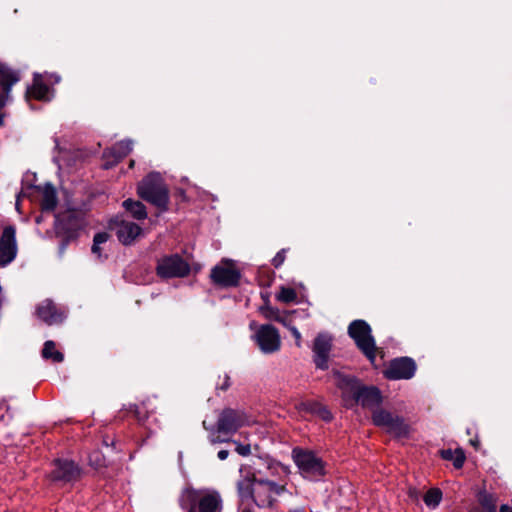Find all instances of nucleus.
<instances>
[{"mask_svg": "<svg viewBox=\"0 0 512 512\" xmlns=\"http://www.w3.org/2000/svg\"><path fill=\"white\" fill-rule=\"evenodd\" d=\"M237 489L242 505L253 500L258 507H270L276 497L285 491V484L254 476L252 480L244 478L238 481Z\"/></svg>", "mask_w": 512, "mask_h": 512, "instance_id": "nucleus-1", "label": "nucleus"}, {"mask_svg": "<svg viewBox=\"0 0 512 512\" xmlns=\"http://www.w3.org/2000/svg\"><path fill=\"white\" fill-rule=\"evenodd\" d=\"M138 195L161 210L167 209L169 194L159 173H151L138 185Z\"/></svg>", "mask_w": 512, "mask_h": 512, "instance_id": "nucleus-2", "label": "nucleus"}, {"mask_svg": "<svg viewBox=\"0 0 512 512\" xmlns=\"http://www.w3.org/2000/svg\"><path fill=\"white\" fill-rule=\"evenodd\" d=\"M186 497L189 501L188 512H221L222 499L215 490H195L186 491Z\"/></svg>", "mask_w": 512, "mask_h": 512, "instance_id": "nucleus-3", "label": "nucleus"}, {"mask_svg": "<svg viewBox=\"0 0 512 512\" xmlns=\"http://www.w3.org/2000/svg\"><path fill=\"white\" fill-rule=\"evenodd\" d=\"M348 334L356 346L371 361L376 357V345L370 325L364 320H354L348 326Z\"/></svg>", "mask_w": 512, "mask_h": 512, "instance_id": "nucleus-4", "label": "nucleus"}, {"mask_svg": "<svg viewBox=\"0 0 512 512\" xmlns=\"http://www.w3.org/2000/svg\"><path fill=\"white\" fill-rule=\"evenodd\" d=\"M292 458L301 474L309 479H318L325 474L324 463L321 458L309 450L295 448Z\"/></svg>", "mask_w": 512, "mask_h": 512, "instance_id": "nucleus-5", "label": "nucleus"}, {"mask_svg": "<svg viewBox=\"0 0 512 512\" xmlns=\"http://www.w3.org/2000/svg\"><path fill=\"white\" fill-rule=\"evenodd\" d=\"M372 420L376 426L396 437H405L410 432V426L403 417L383 408H377L373 411Z\"/></svg>", "mask_w": 512, "mask_h": 512, "instance_id": "nucleus-6", "label": "nucleus"}, {"mask_svg": "<svg viewBox=\"0 0 512 512\" xmlns=\"http://www.w3.org/2000/svg\"><path fill=\"white\" fill-rule=\"evenodd\" d=\"M252 338L264 354L275 353L281 347V338L278 330L269 324L260 325Z\"/></svg>", "mask_w": 512, "mask_h": 512, "instance_id": "nucleus-7", "label": "nucleus"}, {"mask_svg": "<svg viewBox=\"0 0 512 512\" xmlns=\"http://www.w3.org/2000/svg\"><path fill=\"white\" fill-rule=\"evenodd\" d=\"M248 423V418L243 411L226 408L218 416L217 431L232 435Z\"/></svg>", "mask_w": 512, "mask_h": 512, "instance_id": "nucleus-8", "label": "nucleus"}, {"mask_svg": "<svg viewBox=\"0 0 512 512\" xmlns=\"http://www.w3.org/2000/svg\"><path fill=\"white\" fill-rule=\"evenodd\" d=\"M189 271V264L179 255L163 257L157 264V273L163 278L185 277Z\"/></svg>", "mask_w": 512, "mask_h": 512, "instance_id": "nucleus-9", "label": "nucleus"}, {"mask_svg": "<svg viewBox=\"0 0 512 512\" xmlns=\"http://www.w3.org/2000/svg\"><path fill=\"white\" fill-rule=\"evenodd\" d=\"M212 281L223 287L236 286L240 279V272L231 261H222L211 271Z\"/></svg>", "mask_w": 512, "mask_h": 512, "instance_id": "nucleus-10", "label": "nucleus"}, {"mask_svg": "<svg viewBox=\"0 0 512 512\" xmlns=\"http://www.w3.org/2000/svg\"><path fill=\"white\" fill-rule=\"evenodd\" d=\"M110 228L115 231L118 240L124 245L132 244L142 233L139 225L122 217L111 220Z\"/></svg>", "mask_w": 512, "mask_h": 512, "instance_id": "nucleus-11", "label": "nucleus"}, {"mask_svg": "<svg viewBox=\"0 0 512 512\" xmlns=\"http://www.w3.org/2000/svg\"><path fill=\"white\" fill-rule=\"evenodd\" d=\"M416 371L415 362L408 357L394 359L385 369L384 375L390 380L410 379Z\"/></svg>", "mask_w": 512, "mask_h": 512, "instance_id": "nucleus-12", "label": "nucleus"}, {"mask_svg": "<svg viewBox=\"0 0 512 512\" xmlns=\"http://www.w3.org/2000/svg\"><path fill=\"white\" fill-rule=\"evenodd\" d=\"M80 468L70 460H56L50 473V479L57 483H70L78 480Z\"/></svg>", "mask_w": 512, "mask_h": 512, "instance_id": "nucleus-13", "label": "nucleus"}, {"mask_svg": "<svg viewBox=\"0 0 512 512\" xmlns=\"http://www.w3.org/2000/svg\"><path fill=\"white\" fill-rule=\"evenodd\" d=\"M332 336L326 332L319 333L313 344L314 363L317 368L326 370L328 368V358L332 348Z\"/></svg>", "mask_w": 512, "mask_h": 512, "instance_id": "nucleus-14", "label": "nucleus"}, {"mask_svg": "<svg viewBox=\"0 0 512 512\" xmlns=\"http://www.w3.org/2000/svg\"><path fill=\"white\" fill-rule=\"evenodd\" d=\"M16 231L13 226L4 228L0 238V266H6L14 260L17 253Z\"/></svg>", "mask_w": 512, "mask_h": 512, "instance_id": "nucleus-15", "label": "nucleus"}, {"mask_svg": "<svg viewBox=\"0 0 512 512\" xmlns=\"http://www.w3.org/2000/svg\"><path fill=\"white\" fill-rule=\"evenodd\" d=\"M81 225V220L73 211H66L55 216L56 233L64 235L68 239L75 237Z\"/></svg>", "mask_w": 512, "mask_h": 512, "instance_id": "nucleus-16", "label": "nucleus"}, {"mask_svg": "<svg viewBox=\"0 0 512 512\" xmlns=\"http://www.w3.org/2000/svg\"><path fill=\"white\" fill-rule=\"evenodd\" d=\"M133 143L130 140H124L116 143L111 149L104 152V168L109 169L127 156L132 151Z\"/></svg>", "mask_w": 512, "mask_h": 512, "instance_id": "nucleus-17", "label": "nucleus"}, {"mask_svg": "<svg viewBox=\"0 0 512 512\" xmlns=\"http://www.w3.org/2000/svg\"><path fill=\"white\" fill-rule=\"evenodd\" d=\"M37 315L48 325L58 324L65 318L64 312L57 309L55 304L49 299L40 303L37 308Z\"/></svg>", "mask_w": 512, "mask_h": 512, "instance_id": "nucleus-18", "label": "nucleus"}, {"mask_svg": "<svg viewBox=\"0 0 512 512\" xmlns=\"http://www.w3.org/2000/svg\"><path fill=\"white\" fill-rule=\"evenodd\" d=\"M336 384L338 388L342 390L343 397L345 399L350 398L353 401H355V399L357 398L358 393L362 387V385L356 378L340 374L337 375Z\"/></svg>", "mask_w": 512, "mask_h": 512, "instance_id": "nucleus-19", "label": "nucleus"}, {"mask_svg": "<svg viewBox=\"0 0 512 512\" xmlns=\"http://www.w3.org/2000/svg\"><path fill=\"white\" fill-rule=\"evenodd\" d=\"M19 80L17 74L9 70H0V106H4L11 87Z\"/></svg>", "mask_w": 512, "mask_h": 512, "instance_id": "nucleus-20", "label": "nucleus"}, {"mask_svg": "<svg viewBox=\"0 0 512 512\" xmlns=\"http://www.w3.org/2000/svg\"><path fill=\"white\" fill-rule=\"evenodd\" d=\"M355 402L365 407L375 406L381 402V395L379 390L375 387L362 386Z\"/></svg>", "mask_w": 512, "mask_h": 512, "instance_id": "nucleus-21", "label": "nucleus"}, {"mask_svg": "<svg viewBox=\"0 0 512 512\" xmlns=\"http://www.w3.org/2000/svg\"><path fill=\"white\" fill-rule=\"evenodd\" d=\"M28 96L33 97L36 100L49 101L50 100V89L44 84L43 76L41 74H35L32 86L27 91Z\"/></svg>", "mask_w": 512, "mask_h": 512, "instance_id": "nucleus-22", "label": "nucleus"}, {"mask_svg": "<svg viewBox=\"0 0 512 512\" xmlns=\"http://www.w3.org/2000/svg\"><path fill=\"white\" fill-rule=\"evenodd\" d=\"M57 205L56 190L51 184H46L42 189L41 207L43 211H53Z\"/></svg>", "mask_w": 512, "mask_h": 512, "instance_id": "nucleus-23", "label": "nucleus"}, {"mask_svg": "<svg viewBox=\"0 0 512 512\" xmlns=\"http://www.w3.org/2000/svg\"><path fill=\"white\" fill-rule=\"evenodd\" d=\"M123 207L137 220H143L147 217L146 208L139 201L127 199L123 202Z\"/></svg>", "mask_w": 512, "mask_h": 512, "instance_id": "nucleus-24", "label": "nucleus"}, {"mask_svg": "<svg viewBox=\"0 0 512 512\" xmlns=\"http://www.w3.org/2000/svg\"><path fill=\"white\" fill-rule=\"evenodd\" d=\"M42 356L45 359H52L54 362H62L64 359L63 354L56 350V345L53 341L48 340L44 343V347L42 350Z\"/></svg>", "mask_w": 512, "mask_h": 512, "instance_id": "nucleus-25", "label": "nucleus"}, {"mask_svg": "<svg viewBox=\"0 0 512 512\" xmlns=\"http://www.w3.org/2000/svg\"><path fill=\"white\" fill-rule=\"evenodd\" d=\"M441 455L444 459L453 461V464L456 468H461L465 461V454L461 449L443 450Z\"/></svg>", "mask_w": 512, "mask_h": 512, "instance_id": "nucleus-26", "label": "nucleus"}, {"mask_svg": "<svg viewBox=\"0 0 512 512\" xmlns=\"http://www.w3.org/2000/svg\"><path fill=\"white\" fill-rule=\"evenodd\" d=\"M442 499V492L437 488H432L427 491L424 496V502L428 507L435 508L439 505Z\"/></svg>", "mask_w": 512, "mask_h": 512, "instance_id": "nucleus-27", "label": "nucleus"}, {"mask_svg": "<svg viewBox=\"0 0 512 512\" xmlns=\"http://www.w3.org/2000/svg\"><path fill=\"white\" fill-rule=\"evenodd\" d=\"M297 298V293L292 288L287 287H281L280 292L277 295V300L284 302V303H290L294 302Z\"/></svg>", "mask_w": 512, "mask_h": 512, "instance_id": "nucleus-28", "label": "nucleus"}, {"mask_svg": "<svg viewBox=\"0 0 512 512\" xmlns=\"http://www.w3.org/2000/svg\"><path fill=\"white\" fill-rule=\"evenodd\" d=\"M260 312L264 318L273 321H277L281 313L277 308L271 307L269 305L262 306L260 308Z\"/></svg>", "mask_w": 512, "mask_h": 512, "instance_id": "nucleus-29", "label": "nucleus"}, {"mask_svg": "<svg viewBox=\"0 0 512 512\" xmlns=\"http://www.w3.org/2000/svg\"><path fill=\"white\" fill-rule=\"evenodd\" d=\"M203 426L204 428L210 432L209 434V441L212 443V444H216V443H222V442H226L228 441V439L226 438H222L221 437V434L220 432L217 431V427L214 428V427H207L206 425V421L203 422Z\"/></svg>", "mask_w": 512, "mask_h": 512, "instance_id": "nucleus-30", "label": "nucleus"}, {"mask_svg": "<svg viewBox=\"0 0 512 512\" xmlns=\"http://www.w3.org/2000/svg\"><path fill=\"white\" fill-rule=\"evenodd\" d=\"M285 253H286V250L285 249H282L281 251H279L275 256L274 258L272 259V264L275 268H278L280 267L283 262L285 261Z\"/></svg>", "mask_w": 512, "mask_h": 512, "instance_id": "nucleus-31", "label": "nucleus"}, {"mask_svg": "<svg viewBox=\"0 0 512 512\" xmlns=\"http://www.w3.org/2000/svg\"><path fill=\"white\" fill-rule=\"evenodd\" d=\"M234 443L236 444V451L239 455L248 456L251 453L250 445H248V444L243 445L236 441H234Z\"/></svg>", "mask_w": 512, "mask_h": 512, "instance_id": "nucleus-32", "label": "nucleus"}, {"mask_svg": "<svg viewBox=\"0 0 512 512\" xmlns=\"http://www.w3.org/2000/svg\"><path fill=\"white\" fill-rule=\"evenodd\" d=\"M92 466L98 468L103 465L102 455L99 452H95L89 458Z\"/></svg>", "mask_w": 512, "mask_h": 512, "instance_id": "nucleus-33", "label": "nucleus"}, {"mask_svg": "<svg viewBox=\"0 0 512 512\" xmlns=\"http://www.w3.org/2000/svg\"><path fill=\"white\" fill-rule=\"evenodd\" d=\"M108 238H109L108 233L100 232L94 236L93 242H95L96 245H102L107 242Z\"/></svg>", "mask_w": 512, "mask_h": 512, "instance_id": "nucleus-34", "label": "nucleus"}, {"mask_svg": "<svg viewBox=\"0 0 512 512\" xmlns=\"http://www.w3.org/2000/svg\"><path fill=\"white\" fill-rule=\"evenodd\" d=\"M276 322L281 323L282 325H284L285 327H287L289 330H290V327H292V326L290 325L289 316H288V314H286V313H282V312H281V313H280V315H279V319H277V321H276Z\"/></svg>", "mask_w": 512, "mask_h": 512, "instance_id": "nucleus-35", "label": "nucleus"}, {"mask_svg": "<svg viewBox=\"0 0 512 512\" xmlns=\"http://www.w3.org/2000/svg\"><path fill=\"white\" fill-rule=\"evenodd\" d=\"M290 331H291L293 337L295 338L296 345L298 347H300L301 346V334H300V332L298 331V329L295 326L290 327Z\"/></svg>", "mask_w": 512, "mask_h": 512, "instance_id": "nucleus-36", "label": "nucleus"}, {"mask_svg": "<svg viewBox=\"0 0 512 512\" xmlns=\"http://www.w3.org/2000/svg\"><path fill=\"white\" fill-rule=\"evenodd\" d=\"M91 251L94 255H96L98 258L101 257L102 255V248H101V245H96L95 242H93V245H92V248H91Z\"/></svg>", "mask_w": 512, "mask_h": 512, "instance_id": "nucleus-37", "label": "nucleus"}, {"mask_svg": "<svg viewBox=\"0 0 512 512\" xmlns=\"http://www.w3.org/2000/svg\"><path fill=\"white\" fill-rule=\"evenodd\" d=\"M228 455H229L228 450H220V451L218 452V454H217V456H218V458H219L220 460H225V459H227Z\"/></svg>", "mask_w": 512, "mask_h": 512, "instance_id": "nucleus-38", "label": "nucleus"}, {"mask_svg": "<svg viewBox=\"0 0 512 512\" xmlns=\"http://www.w3.org/2000/svg\"><path fill=\"white\" fill-rule=\"evenodd\" d=\"M500 512H512V508L509 507L508 505H502L500 507Z\"/></svg>", "mask_w": 512, "mask_h": 512, "instance_id": "nucleus-39", "label": "nucleus"}, {"mask_svg": "<svg viewBox=\"0 0 512 512\" xmlns=\"http://www.w3.org/2000/svg\"><path fill=\"white\" fill-rule=\"evenodd\" d=\"M289 512H304V510H302V509H293V510H290Z\"/></svg>", "mask_w": 512, "mask_h": 512, "instance_id": "nucleus-40", "label": "nucleus"}, {"mask_svg": "<svg viewBox=\"0 0 512 512\" xmlns=\"http://www.w3.org/2000/svg\"><path fill=\"white\" fill-rule=\"evenodd\" d=\"M325 413H326V415H325V416H323V417H324V419H326V420L330 419L329 412H327V411H326Z\"/></svg>", "mask_w": 512, "mask_h": 512, "instance_id": "nucleus-41", "label": "nucleus"}, {"mask_svg": "<svg viewBox=\"0 0 512 512\" xmlns=\"http://www.w3.org/2000/svg\"><path fill=\"white\" fill-rule=\"evenodd\" d=\"M471 444H472V445H474V446H477L478 441H476V440H471Z\"/></svg>", "mask_w": 512, "mask_h": 512, "instance_id": "nucleus-42", "label": "nucleus"}, {"mask_svg": "<svg viewBox=\"0 0 512 512\" xmlns=\"http://www.w3.org/2000/svg\"><path fill=\"white\" fill-rule=\"evenodd\" d=\"M133 165H134V161L132 160V161H130V167H133Z\"/></svg>", "mask_w": 512, "mask_h": 512, "instance_id": "nucleus-43", "label": "nucleus"}, {"mask_svg": "<svg viewBox=\"0 0 512 512\" xmlns=\"http://www.w3.org/2000/svg\"><path fill=\"white\" fill-rule=\"evenodd\" d=\"M3 123V119L0 117V125Z\"/></svg>", "mask_w": 512, "mask_h": 512, "instance_id": "nucleus-44", "label": "nucleus"}]
</instances>
